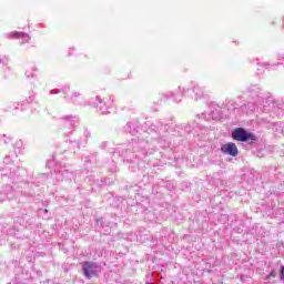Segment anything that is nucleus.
<instances>
[{"mask_svg":"<svg viewBox=\"0 0 284 284\" xmlns=\"http://www.w3.org/2000/svg\"><path fill=\"white\" fill-rule=\"evenodd\" d=\"M232 139L233 141H241V142L256 141V135H254V133H250L245 131V129L243 128H236L232 132Z\"/></svg>","mask_w":284,"mask_h":284,"instance_id":"obj_1","label":"nucleus"},{"mask_svg":"<svg viewBox=\"0 0 284 284\" xmlns=\"http://www.w3.org/2000/svg\"><path fill=\"white\" fill-rule=\"evenodd\" d=\"M276 277V272L272 271L268 275L267 278H275Z\"/></svg>","mask_w":284,"mask_h":284,"instance_id":"obj_5","label":"nucleus"},{"mask_svg":"<svg viewBox=\"0 0 284 284\" xmlns=\"http://www.w3.org/2000/svg\"><path fill=\"white\" fill-rule=\"evenodd\" d=\"M82 271L87 278L97 276V264L94 262H83Z\"/></svg>","mask_w":284,"mask_h":284,"instance_id":"obj_2","label":"nucleus"},{"mask_svg":"<svg viewBox=\"0 0 284 284\" xmlns=\"http://www.w3.org/2000/svg\"><path fill=\"white\" fill-rule=\"evenodd\" d=\"M9 39H26V41H30V36L28 33L19 32V31H13L9 33Z\"/></svg>","mask_w":284,"mask_h":284,"instance_id":"obj_4","label":"nucleus"},{"mask_svg":"<svg viewBox=\"0 0 284 284\" xmlns=\"http://www.w3.org/2000/svg\"><path fill=\"white\" fill-rule=\"evenodd\" d=\"M221 152L223 154H229V156H237L239 155V148L235 143L229 142L221 146Z\"/></svg>","mask_w":284,"mask_h":284,"instance_id":"obj_3","label":"nucleus"}]
</instances>
